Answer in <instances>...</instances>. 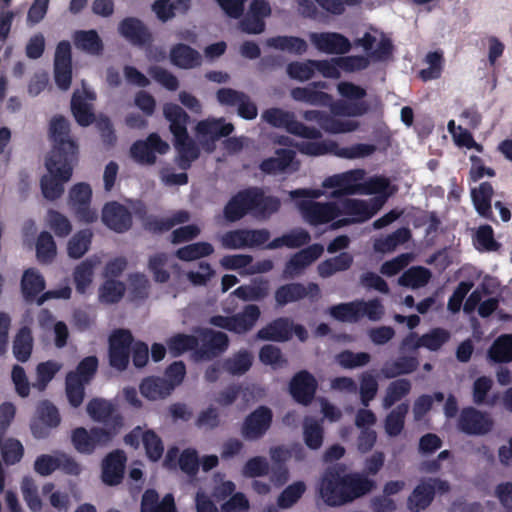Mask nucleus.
Listing matches in <instances>:
<instances>
[{
	"mask_svg": "<svg viewBox=\"0 0 512 512\" xmlns=\"http://www.w3.org/2000/svg\"><path fill=\"white\" fill-rule=\"evenodd\" d=\"M125 290L123 282L107 279L99 288V300L105 304L118 303L124 296Z\"/></svg>",
	"mask_w": 512,
	"mask_h": 512,
	"instance_id": "57",
	"label": "nucleus"
},
{
	"mask_svg": "<svg viewBox=\"0 0 512 512\" xmlns=\"http://www.w3.org/2000/svg\"><path fill=\"white\" fill-rule=\"evenodd\" d=\"M168 151V143L157 133H151L145 140H137L131 145L130 155L139 164L153 165L156 162V153L163 155Z\"/></svg>",
	"mask_w": 512,
	"mask_h": 512,
	"instance_id": "13",
	"label": "nucleus"
},
{
	"mask_svg": "<svg viewBox=\"0 0 512 512\" xmlns=\"http://www.w3.org/2000/svg\"><path fill=\"white\" fill-rule=\"evenodd\" d=\"M86 410L94 421L105 423L111 418L114 407L105 399L93 398L88 402Z\"/></svg>",
	"mask_w": 512,
	"mask_h": 512,
	"instance_id": "61",
	"label": "nucleus"
},
{
	"mask_svg": "<svg viewBox=\"0 0 512 512\" xmlns=\"http://www.w3.org/2000/svg\"><path fill=\"white\" fill-rule=\"evenodd\" d=\"M261 316L260 308L255 304L244 306L243 310L232 316L214 315L209 323L238 335L251 331Z\"/></svg>",
	"mask_w": 512,
	"mask_h": 512,
	"instance_id": "6",
	"label": "nucleus"
},
{
	"mask_svg": "<svg viewBox=\"0 0 512 512\" xmlns=\"http://www.w3.org/2000/svg\"><path fill=\"white\" fill-rule=\"evenodd\" d=\"M297 206L304 220L311 226L328 224L339 217L336 201L301 200Z\"/></svg>",
	"mask_w": 512,
	"mask_h": 512,
	"instance_id": "8",
	"label": "nucleus"
},
{
	"mask_svg": "<svg viewBox=\"0 0 512 512\" xmlns=\"http://www.w3.org/2000/svg\"><path fill=\"white\" fill-rule=\"evenodd\" d=\"M200 339L202 344L195 352L199 359L210 360L225 352L229 346L228 336L221 331L202 329Z\"/></svg>",
	"mask_w": 512,
	"mask_h": 512,
	"instance_id": "18",
	"label": "nucleus"
},
{
	"mask_svg": "<svg viewBox=\"0 0 512 512\" xmlns=\"http://www.w3.org/2000/svg\"><path fill=\"white\" fill-rule=\"evenodd\" d=\"M493 382L492 380L487 376H480L478 377L474 383H473V402L476 405H487V406H494L496 404V401L498 399L497 395H494L491 398H488V393L492 389Z\"/></svg>",
	"mask_w": 512,
	"mask_h": 512,
	"instance_id": "55",
	"label": "nucleus"
},
{
	"mask_svg": "<svg viewBox=\"0 0 512 512\" xmlns=\"http://www.w3.org/2000/svg\"><path fill=\"white\" fill-rule=\"evenodd\" d=\"M100 263L97 256L85 259L78 264L73 273L75 287L78 293H85L87 288L92 283L95 267Z\"/></svg>",
	"mask_w": 512,
	"mask_h": 512,
	"instance_id": "37",
	"label": "nucleus"
},
{
	"mask_svg": "<svg viewBox=\"0 0 512 512\" xmlns=\"http://www.w3.org/2000/svg\"><path fill=\"white\" fill-rule=\"evenodd\" d=\"M93 232L86 228L76 232L68 241L67 253L72 259H80L89 250Z\"/></svg>",
	"mask_w": 512,
	"mask_h": 512,
	"instance_id": "44",
	"label": "nucleus"
},
{
	"mask_svg": "<svg viewBox=\"0 0 512 512\" xmlns=\"http://www.w3.org/2000/svg\"><path fill=\"white\" fill-rule=\"evenodd\" d=\"M493 425L494 421L487 412H482L472 406L463 408L457 421V427L461 432L475 436L488 434Z\"/></svg>",
	"mask_w": 512,
	"mask_h": 512,
	"instance_id": "11",
	"label": "nucleus"
},
{
	"mask_svg": "<svg viewBox=\"0 0 512 512\" xmlns=\"http://www.w3.org/2000/svg\"><path fill=\"white\" fill-rule=\"evenodd\" d=\"M338 203L339 216L350 217L354 223H362L372 218L378 207L370 206L366 201L354 198H344L336 201Z\"/></svg>",
	"mask_w": 512,
	"mask_h": 512,
	"instance_id": "23",
	"label": "nucleus"
},
{
	"mask_svg": "<svg viewBox=\"0 0 512 512\" xmlns=\"http://www.w3.org/2000/svg\"><path fill=\"white\" fill-rule=\"evenodd\" d=\"M13 355L21 363L27 362L33 350L32 331L28 326L21 327L13 340Z\"/></svg>",
	"mask_w": 512,
	"mask_h": 512,
	"instance_id": "38",
	"label": "nucleus"
},
{
	"mask_svg": "<svg viewBox=\"0 0 512 512\" xmlns=\"http://www.w3.org/2000/svg\"><path fill=\"white\" fill-rule=\"evenodd\" d=\"M488 358L494 363L512 361V334L498 336L488 350Z\"/></svg>",
	"mask_w": 512,
	"mask_h": 512,
	"instance_id": "41",
	"label": "nucleus"
},
{
	"mask_svg": "<svg viewBox=\"0 0 512 512\" xmlns=\"http://www.w3.org/2000/svg\"><path fill=\"white\" fill-rule=\"evenodd\" d=\"M45 289L44 277L35 268H28L23 272L21 291L26 301L34 300Z\"/></svg>",
	"mask_w": 512,
	"mask_h": 512,
	"instance_id": "35",
	"label": "nucleus"
},
{
	"mask_svg": "<svg viewBox=\"0 0 512 512\" xmlns=\"http://www.w3.org/2000/svg\"><path fill=\"white\" fill-rule=\"evenodd\" d=\"M174 146L177 150V156L175 162L177 166L187 171L191 168L192 163L197 160L200 156V149L193 139L187 135L185 139H175Z\"/></svg>",
	"mask_w": 512,
	"mask_h": 512,
	"instance_id": "31",
	"label": "nucleus"
},
{
	"mask_svg": "<svg viewBox=\"0 0 512 512\" xmlns=\"http://www.w3.org/2000/svg\"><path fill=\"white\" fill-rule=\"evenodd\" d=\"M365 175L364 170L354 169L341 174H335L327 177L323 181L324 188H335L330 194V197L339 199L342 196L354 195L360 191L361 185L359 181Z\"/></svg>",
	"mask_w": 512,
	"mask_h": 512,
	"instance_id": "14",
	"label": "nucleus"
},
{
	"mask_svg": "<svg viewBox=\"0 0 512 512\" xmlns=\"http://www.w3.org/2000/svg\"><path fill=\"white\" fill-rule=\"evenodd\" d=\"M253 364V355L247 349H241L232 356L221 361L223 371L232 376H241L250 370Z\"/></svg>",
	"mask_w": 512,
	"mask_h": 512,
	"instance_id": "33",
	"label": "nucleus"
},
{
	"mask_svg": "<svg viewBox=\"0 0 512 512\" xmlns=\"http://www.w3.org/2000/svg\"><path fill=\"white\" fill-rule=\"evenodd\" d=\"M142 443L149 460L158 461L164 452L162 439L151 429L144 431L142 435Z\"/></svg>",
	"mask_w": 512,
	"mask_h": 512,
	"instance_id": "59",
	"label": "nucleus"
},
{
	"mask_svg": "<svg viewBox=\"0 0 512 512\" xmlns=\"http://www.w3.org/2000/svg\"><path fill=\"white\" fill-rule=\"evenodd\" d=\"M312 44L326 54H346L351 49L349 39L338 32H312L309 35Z\"/></svg>",
	"mask_w": 512,
	"mask_h": 512,
	"instance_id": "21",
	"label": "nucleus"
},
{
	"mask_svg": "<svg viewBox=\"0 0 512 512\" xmlns=\"http://www.w3.org/2000/svg\"><path fill=\"white\" fill-rule=\"evenodd\" d=\"M353 256L348 252H341L335 257L324 260L318 265V274L322 278H328L337 272L350 269L353 264Z\"/></svg>",
	"mask_w": 512,
	"mask_h": 512,
	"instance_id": "39",
	"label": "nucleus"
},
{
	"mask_svg": "<svg viewBox=\"0 0 512 512\" xmlns=\"http://www.w3.org/2000/svg\"><path fill=\"white\" fill-rule=\"evenodd\" d=\"M118 33L130 44L143 47L151 44L153 36L148 27L137 17H125L118 24Z\"/></svg>",
	"mask_w": 512,
	"mask_h": 512,
	"instance_id": "20",
	"label": "nucleus"
},
{
	"mask_svg": "<svg viewBox=\"0 0 512 512\" xmlns=\"http://www.w3.org/2000/svg\"><path fill=\"white\" fill-rule=\"evenodd\" d=\"M98 366L99 361L96 356H87L78 363L74 370L69 371L66 375L88 385L94 379Z\"/></svg>",
	"mask_w": 512,
	"mask_h": 512,
	"instance_id": "49",
	"label": "nucleus"
},
{
	"mask_svg": "<svg viewBox=\"0 0 512 512\" xmlns=\"http://www.w3.org/2000/svg\"><path fill=\"white\" fill-rule=\"evenodd\" d=\"M281 208L277 196L266 195L261 187L251 186L238 191L226 203L223 215L228 222H237L251 214L258 220H267Z\"/></svg>",
	"mask_w": 512,
	"mask_h": 512,
	"instance_id": "3",
	"label": "nucleus"
},
{
	"mask_svg": "<svg viewBox=\"0 0 512 512\" xmlns=\"http://www.w3.org/2000/svg\"><path fill=\"white\" fill-rule=\"evenodd\" d=\"M320 295V288L314 282L304 285L300 282H292L279 286L274 293L277 307H284L289 303L300 301L306 297L316 299Z\"/></svg>",
	"mask_w": 512,
	"mask_h": 512,
	"instance_id": "16",
	"label": "nucleus"
},
{
	"mask_svg": "<svg viewBox=\"0 0 512 512\" xmlns=\"http://www.w3.org/2000/svg\"><path fill=\"white\" fill-rule=\"evenodd\" d=\"M296 148L303 155L321 156L333 154L346 159L367 157L376 151V146L373 144L358 143L350 147H340L337 142L332 140L320 142L302 141L296 144Z\"/></svg>",
	"mask_w": 512,
	"mask_h": 512,
	"instance_id": "4",
	"label": "nucleus"
},
{
	"mask_svg": "<svg viewBox=\"0 0 512 512\" xmlns=\"http://www.w3.org/2000/svg\"><path fill=\"white\" fill-rule=\"evenodd\" d=\"M214 252V247L208 242L188 244L176 251V257L182 261H193L207 257Z\"/></svg>",
	"mask_w": 512,
	"mask_h": 512,
	"instance_id": "56",
	"label": "nucleus"
},
{
	"mask_svg": "<svg viewBox=\"0 0 512 512\" xmlns=\"http://www.w3.org/2000/svg\"><path fill=\"white\" fill-rule=\"evenodd\" d=\"M375 482L359 473L346 474L343 464L328 466L319 483V494L329 506H342L369 493Z\"/></svg>",
	"mask_w": 512,
	"mask_h": 512,
	"instance_id": "2",
	"label": "nucleus"
},
{
	"mask_svg": "<svg viewBox=\"0 0 512 512\" xmlns=\"http://www.w3.org/2000/svg\"><path fill=\"white\" fill-rule=\"evenodd\" d=\"M163 113L165 118L170 122V131L174 136V140L178 138H187L188 114L177 104L167 103L164 105Z\"/></svg>",
	"mask_w": 512,
	"mask_h": 512,
	"instance_id": "29",
	"label": "nucleus"
},
{
	"mask_svg": "<svg viewBox=\"0 0 512 512\" xmlns=\"http://www.w3.org/2000/svg\"><path fill=\"white\" fill-rule=\"evenodd\" d=\"M101 220L107 228L116 233L127 232L133 224L130 210L117 201L105 203L102 208Z\"/></svg>",
	"mask_w": 512,
	"mask_h": 512,
	"instance_id": "17",
	"label": "nucleus"
},
{
	"mask_svg": "<svg viewBox=\"0 0 512 512\" xmlns=\"http://www.w3.org/2000/svg\"><path fill=\"white\" fill-rule=\"evenodd\" d=\"M71 112L76 122L82 127L91 125L95 120L91 105H89L78 92H75L72 96Z\"/></svg>",
	"mask_w": 512,
	"mask_h": 512,
	"instance_id": "46",
	"label": "nucleus"
},
{
	"mask_svg": "<svg viewBox=\"0 0 512 512\" xmlns=\"http://www.w3.org/2000/svg\"><path fill=\"white\" fill-rule=\"evenodd\" d=\"M317 388V380L306 370L297 372L289 384V391L294 400L304 406L313 401Z\"/></svg>",
	"mask_w": 512,
	"mask_h": 512,
	"instance_id": "19",
	"label": "nucleus"
},
{
	"mask_svg": "<svg viewBox=\"0 0 512 512\" xmlns=\"http://www.w3.org/2000/svg\"><path fill=\"white\" fill-rule=\"evenodd\" d=\"M49 138L52 149L45 160L47 174L40 180L43 196L56 200L64 193V183L73 173V165L78 157V145L70 135V123L62 115L54 116L49 123Z\"/></svg>",
	"mask_w": 512,
	"mask_h": 512,
	"instance_id": "1",
	"label": "nucleus"
},
{
	"mask_svg": "<svg viewBox=\"0 0 512 512\" xmlns=\"http://www.w3.org/2000/svg\"><path fill=\"white\" fill-rule=\"evenodd\" d=\"M473 241L479 251H497L501 246L494 238L493 228L488 224L478 227Z\"/></svg>",
	"mask_w": 512,
	"mask_h": 512,
	"instance_id": "58",
	"label": "nucleus"
},
{
	"mask_svg": "<svg viewBox=\"0 0 512 512\" xmlns=\"http://www.w3.org/2000/svg\"><path fill=\"white\" fill-rule=\"evenodd\" d=\"M411 388V382L405 378L390 382L383 398V407L385 409L391 408L396 402L407 396Z\"/></svg>",
	"mask_w": 512,
	"mask_h": 512,
	"instance_id": "50",
	"label": "nucleus"
},
{
	"mask_svg": "<svg viewBox=\"0 0 512 512\" xmlns=\"http://www.w3.org/2000/svg\"><path fill=\"white\" fill-rule=\"evenodd\" d=\"M74 44L77 49L90 55H101L104 44L96 30H78L73 35Z\"/></svg>",
	"mask_w": 512,
	"mask_h": 512,
	"instance_id": "34",
	"label": "nucleus"
},
{
	"mask_svg": "<svg viewBox=\"0 0 512 512\" xmlns=\"http://www.w3.org/2000/svg\"><path fill=\"white\" fill-rule=\"evenodd\" d=\"M450 337L451 335L448 330L437 327L423 334L421 336V342L424 348L430 351H437L449 341Z\"/></svg>",
	"mask_w": 512,
	"mask_h": 512,
	"instance_id": "64",
	"label": "nucleus"
},
{
	"mask_svg": "<svg viewBox=\"0 0 512 512\" xmlns=\"http://www.w3.org/2000/svg\"><path fill=\"white\" fill-rule=\"evenodd\" d=\"M196 130L198 134L216 141L222 137L229 136L234 131V126L231 123H226L223 118L207 119L200 121L196 126Z\"/></svg>",
	"mask_w": 512,
	"mask_h": 512,
	"instance_id": "36",
	"label": "nucleus"
},
{
	"mask_svg": "<svg viewBox=\"0 0 512 512\" xmlns=\"http://www.w3.org/2000/svg\"><path fill=\"white\" fill-rule=\"evenodd\" d=\"M21 492L24 501L31 511L39 512L42 509V501L38 494V487L32 477H23L21 481Z\"/></svg>",
	"mask_w": 512,
	"mask_h": 512,
	"instance_id": "60",
	"label": "nucleus"
},
{
	"mask_svg": "<svg viewBox=\"0 0 512 512\" xmlns=\"http://www.w3.org/2000/svg\"><path fill=\"white\" fill-rule=\"evenodd\" d=\"M275 154L276 157L266 158L259 164V169L266 175L286 172L296 157L293 150L285 148L276 149Z\"/></svg>",
	"mask_w": 512,
	"mask_h": 512,
	"instance_id": "28",
	"label": "nucleus"
},
{
	"mask_svg": "<svg viewBox=\"0 0 512 512\" xmlns=\"http://www.w3.org/2000/svg\"><path fill=\"white\" fill-rule=\"evenodd\" d=\"M450 490L447 480L438 477L422 479L408 496L407 507L410 512H421L432 504L436 493L443 495Z\"/></svg>",
	"mask_w": 512,
	"mask_h": 512,
	"instance_id": "5",
	"label": "nucleus"
},
{
	"mask_svg": "<svg viewBox=\"0 0 512 512\" xmlns=\"http://www.w3.org/2000/svg\"><path fill=\"white\" fill-rule=\"evenodd\" d=\"M270 239L267 229H236L226 232L221 238V244L226 249H242L257 247Z\"/></svg>",
	"mask_w": 512,
	"mask_h": 512,
	"instance_id": "12",
	"label": "nucleus"
},
{
	"mask_svg": "<svg viewBox=\"0 0 512 512\" xmlns=\"http://www.w3.org/2000/svg\"><path fill=\"white\" fill-rule=\"evenodd\" d=\"M126 455L122 450L110 452L102 462L101 478L108 486H115L122 482L126 464Z\"/></svg>",
	"mask_w": 512,
	"mask_h": 512,
	"instance_id": "22",
	"label": "nucleus"
},
{
	"mask_svg": "<svg viewBox=\"0 0 512 512\" xmlns=\"http://www.w3.org/2000/svg\"><path fill=\"white\" fill-rule=\"evenodd\" d=\"M92 189L89 184H75L69 191L68 205L75 218L82 223L92 224L98 220V212L91 207Z\"/></svg>",
	"mask_w": 512,
	"mask_h": 512,
	"instance_id": "7",
	"label": "nucleus"
},
{
	"mask_svg": "<svg viewBox=\"0 0 512 512\" xmlns=\"http://www.w3.org/2000/svg\"><path fill=\"white\" fill-rule=\"evenodd\" d=\"M324 252L323 245L314 243L296 252L286 262L284 273L289 276L299 274L303 269L316 261Z\"/></svg>",
	"mask_w": 512,
	"mask_h": 512,
	"instance_id": "24",
	"label": "nucleus"
},
{
	"mask_svg": "<svg viewBox=\"0 0 512 512\" xmlns=\"http://www.w3.org/2000/svg\"><path fill=\"white\" fill-rule=\"evenodd\" d=\"M132 333L127 329L115 330L109 337V364L118 371H124L129 365Z\"/></svg>",
	"mask_w": 512,
	"mask_h": 512,
	"instance_id": "10",
	"label": "nucleus"
},
{
	"mask_svg": "<svg viewBox=\"0 0 512 512\" xmlns=\"http://www.w3.org/2000/svg\"><path fill=\"white\" fill-rule=\"evenodd\" d=\"M269 293L270 282L264 277H255L249 284H243L233 291V295L244 302L263 301Z\"/></svg>",
	"mask_w": 512,
	"mask_h": 512,
	"instance_id": "26",
	"label": "nucleus"
},
{
	"mask_svg": "<svg viewBox=\"0 0 512 512\" xmlns=\"http://www.w3.org/2000/svg\"><path fill=\"white\" fill-rule=\"evenodd\" d=\"M291 97L300 102L311 105L330 106L332 96L323 91H317L310 85L307 87H296L291 90Z\"/></svg>",
	"mask_w": 512,
	"mask_h": 512,
	"instance_id": "40",
	"label": "nucleus"
},
{
	"mask_svg": "<svg viewBox=\"0 0 512 512\" xmlns=\"http://www.w3.org/2000/svg\"><path fill=\"white\" fill-rule=\"evenodd\" d=\"M171 62L182 69L199 67L202 63L201 54L187 44L178 43L170 50Z\"/></svg>",
	"mask_w": 512,
	"mask_h": 512,
	"instance_id": "30",
	"label": "nucleus"
},
{
	"mask_svg": "<svg viewBox=\"0 0 512 512\" xmlns=\"http://www.w3.org/2000/svg\"><path fill=\"white\" fill-rule=\"evenodd\" d=\"M57 254L56 243L53 236L47 232L42 231L36 241V256L40 263H51Z\"/></svg>",
	"mask_w": 512,
	"mask_h": 512,
	"instance_id": "53",
	"label": "nucleus"
},
{
	"mask_svg": "<svg viewBox=\"0 0 512 512\" xmlns=\"http://www.w3.org/2000/svg\"><path fill=\"white\" fill-rule=\"evenodd\" d=\"M408 411V403L403 402L387 415L385 419V431L389 436L396 437L402 432Z\"/></svg>",
	"mask_w": 512,
	"mask_h": 512,
	"instance_id": "52",
	"label": "nucleus"
},
{
	"mask_svg": "<svg viewBox=\"0 0 512 512\" xmlns=\"http://www.w3.org/2000/svg\"><path fill=\"white\" fill-rule=\"evenodd\" d=\"M49 228L59 238H65L72 232L70 220L61 212L50 209L47 214Z\"/></svg>",
	"mask_w": 512,
	"mask_h": 512,
	"instance_id": "62",
	"label": "nucleus"
},
{
	"mask_svg": "<svg viewBox=\"0 0 512 512\" xmlns=\"http://www.w3.org/2000/svg\"><path fill=\"white\" fill-rule=\"evenodd\" d=\"M494 194L493 186L490 182H482L478 188L471 190V198L477 213L494 223H497L492 211V197Z\"/></svg>",
	"mask_w": 512,
	"mask_h": 512,
	"instance_id": "27",
	"label": "nucleus"
},
{
	"mask_svg": "<svg viewBox=\"0 0 512 512\" xmlns=\"http://www.w3.org/2000/svg\"><path fill=\"white\" fill-rule=\"evenodd\" d=\"M141 394L149 400L164 399L173 391V385L159 376H149L142 380L140 384Z\"/></svg>",
	"mask_w": 512,
	"mask_h": 512,
	"instance_id": "32",
	"label": "nucleus"
},
{
	"mask_svg": "<svg viewBox=\"0 0 512 512\" xmlns=\"http://www.w3.org/2000/svg\"><path fill=\"white\" fill-rule=\"evenodd\" d=\"M112 433L104 428L93 427L88 431L84 427L75 428L71 442L77 452L90 455L98 446H106L112 440Z\"/></svg>",
	"mask_w": 512,
	"mask_h": 512,
	"instance_id": "9",
	"label": "nucleus"
},
{
	"mask_svg": "<svg viewBox=\"0 0 512 512\" xmlns=\"http://www.w3.org/2000/svg\"><path fill=\"white\" fill-rule=\"evenodd\" d=\"M267 46L287 51L289 53L302 55L307 51L308 45L303 38L297 36H275L267 39Z\"/></svg>",
	"mask_w": 512,
	"mask_h": 512,
	"instance_id": "42",
	"label": "nucleus"
},
{
	"mask_svg": "<svg viewBox=\"0 0 512 512\" xmlns=\"http://www.w3.org/2000/svg\"><path fill=\"white\" fill-rule=\"evenodd\" d=\"M292 320L288 317H278L260 330L256 337L263 341L287 342L291 339Z\"/></svg>",
	"mask_w": 512,
	"mask_h": 512,
	"instance_id": "25",
	"label": "nucleus"
},
{
	"mask_svg": "<svg viewBox=\"0 0 512 512\" xmlns=\"http://www.w3.org/2000/svg\"><path fill=\"white\" fill-rule=\"evenodd\" d=\"M328 311L331 317L340 322L357 323L361 320L359 300L333 305Z\"/></svg>",
	"mask_w": 512,
	"mask_h": 512,
	"instance_id": "48",
	"label": "nucleus"
},
{
	"mask_svg": "<svg viewBox=\"0 0 512 512\" xmlns=\"http://www.w3.org/2000/svg\"><path fill=\"white\" fill-rule=\"evenodd\" d=\"M272 421V410L267 406H259L245 417L241 434L246 440H258L270 429Z\"/></svg>",
	"mask_w": 512,
	"mask_h": 512,
	"instance_id": "15",
	"label": "nucleus"
},
{
	"mask_svg": "<svg viewBox=\"0 0 512 512\" xmlns=\"http://www.w3.org/2000/svg\"><path fill=\"white\" fill-rule=\"evenodd\" d=\"M303 437L309 449H319L324 439V429L321 423L313 418H306L303 424Z\"/></svg>",
	"mask_w": 512,
	"mask_h": 512,
	"instance_id": "54",
	"label": "nucleus"
},
{
	"mask_svg": "<svg viewBox=\"0 0 512 512\" xmlns=\"http://www.w3.org/2000/svg\"><path fill=\"white\" fill-rule=\"evenodd\" d=\"M199 340L194 335L178 333L167 340L169 352L178 357L187 351H195L198 349Z\"/></svg>",
	"mask_w": 512,
	"mask_h": 512,
	"instance_id": "51",
	"label": "nucleus"
},
{
	"mask_svg": "<svg viewBox=\"0 0 512 512\" xmlns=\"http://www.w3.org/2000/svg\"><path fill=\"white\" fill-rule=\"evenodd\" d=\"M431 272L423 266H415L406 270L399 277V284L403 287H411L413 289L424 287L431 279Z\"/></svg>",
	"mask_w": 512,
	"mask_h": 512,
	"instance_id": "47",
	"label": "nucleus"
},
{
	"mask_svg": "<svg viewBox=\"0 0 512 512\" xmlns=\"http://www.w3.org/2000/svg\"><path fill=\"white\" fill-rule=\"evenodd\" d=\"M61 368L62 364L54 360L40 362L36 366V379L32 386L40 392L45 391Z\"/></svg>",
	"mask_w": 512,
	"mask_h": 512,
	"instance_id": "43",
	"label": "nucleus"
},
{
	"mask_svg": "<svg viewBox=\"0 0 512 512\" xmlns=\"http://www.w3.org/2000/svg\"><path fill=\"white\" fill-rule=\"evenodd\" d=\"M313 59L306 61H292L286 67L287 75L293 79L301 82L310 80L315 72L313 66Z\"/></svg>",
	"mask_w": 512,
	"mask_h": 512,
	"instance_id": "63",
	"label": "nucleus"
},
{
	"mask_svg": "<svg viewBox=\"0 0 512 512\" xmlns=\"http://www.w3.org/2000/svg\"><path fill=\"white\" fill-rule=\"evenodd\" d=\"M262 119L275 128H284L288 133H291L296 120L293 112L276 107L266 109L262 113Z\"/></svg>",
	"mask_w": 512,
	"mask_h": 512,
	"instance_id": "45",
	"label": "nucleus"
}]
</instances>
